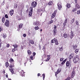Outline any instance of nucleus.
I'll return each mask as SVG.
<instances>
[{
	"label": "nucleus",
	"instance_id": "35",
	"mask_svg": "<svg viewBox=\"0 0 80 80\" xmlns=\"http://www.w3.org/2000/svg\"><path fill=\"white\" fill-rule=\"evenodd\" d=\"M52 23H53V20H52L50 21L49 23V24H52Z\"/></svg>",
	"mask_w": 80,
	"mask_h": 80
},
{
	"label": "nucleus",
	"instance_id": "53",
	"mask_svg": "<svg viewBox=\"0 0 80 80\" xmlns=\"http://www.w3.org/2000/svg\"><path fill=\"white\" fill-rule=\"evenodd\" d=\"M14 60H13V59L12 58H10V62H13Z\"/></svg>",
	"mask_w": 80,
	"mask_h": 80
},
{
	"label": "nucleus",
	"instance_id": "47",
	"mask_svg": "<svg viewBox=\"0 0 80 80\" xmlns=\"http://www.w3.org/2000/svg\"><path fill=\"white\" fill-rule=\"evenodd\" d=\"M5 17L6 18H8V16L7 15V14H5Z\"/></svg>",
	"mask_w": 80,
	"mask_h": 80
},
{
	"label": "nucleus",
	"instance_id": "62",
	"mask_svg": "<svg viewBox=\"0 0 80 80\" xmlns=\"http://www.w3.org/2000/svg\"><path fill=\"white\" fill-rule=\"evenodd\" d=\"M47 60H50V58H47Z\"/></svg>",
	"mask_w": 80,
	"mask_h": 80
},
{
	"label": "nucleus",
	"instance_id": "18",
	"mask_svg": "<svg viewBox=\"0 0 80 80\" xmlns=\"http://www.w3.org/2000/svg\"><path fill=\"white\" fill-rule=\"evenodd\" d=\"M66 61H67V59L64 60L61 63V65H63L65 62H66Z\"/></svg>",
	"mask_w": 80,
	"mask_h": 80
},
{
	"label": "nucleus",
	"instance_id": "16",
	"mask_svg": "<svg viewBox=\"0 0 80 80\" xmlns=\"http://www.w3.org/2000/svg\"><path fill=\"white\" fill-rule=\"evenodd\" d=\"M13 47H14V48H18V45L16 44H15L14 45H13Z\"/></svg>",
	"mask_w": 80,
	"mask_h": 80
},
{
	"label": "nucleus",
	"instance_id": "46",
	"mask_svg": "<svg viewBox=\"0 0 80 80\" xmlns=\"http://www.w3.org/2000/svg\"><path fill=\"white\" fill-rule=\"evenodd\" d=\"M33 56H31L30 57V58L31 60H33Z\"/></svg>",
	"mask_w": 80,
	"mask_h": 80
},
{
	"label": "nucleus",
	"instance_id": "58",
	"mask_svg": "<svg viewBox=\"0 0 80 80\" xmlns=\"http://www.w3.org/2000/svg\"><path fill=\"white\" fill-rule=\"evenodd\" d=\"M38 77H39V76H40V73H38Z\"/></svg>",
	"mask_w": 80,
	"mask_h": 80
},
{
	"label": "nucleus",
	"instance_id": "25",
	"mask_svg": "<svg viewBox=\"0 0 80 80\" xmlns=\"http://www.w3.org/2000/svg\"><path fill=\"white\" fill-rule=\"evenodd\" d=\"M27 53L29 55H31L32 53V52L30 50H28L27 51Z\"/></svg>",
	"mask_w": 80,
	"mask_h": 80
},
{
	"label": "nucleus",
	"instance_id": "9",
	"mask_svg": "<svg viewBox=\"0 0 80 80\" xmlns=\"http://www.w3.org/2000/svg\"><path fill=\"white\" fill-rule=\"evenodd\" d=\"M73 54H71L69 56L68 58L69 59H72L73 58Z\"/></svg>",
	"mask_w": 80,
	"mask_h": 80
},
{
	"label": "nucleus",
	"instance_id": "21",
	"mask_svg": "<svg viewBox=\"0 0 80 80\" xmlns=\"http://www.w3.org/2000/svg\"><path fill=\"white\" fill-rule=\"evenodd\" d=\"M75 22V18H73L71 21L70 23L71 24L73 23V22Z\"/></svg>",
	"mask_w": 80,
	"mask_h": 80
},
{
	"label": "nucleus",
	"instance_id": "10",
	"mask_svg": "<svg viewBox=\"0 0 80 80\" xmlns=\"http://www.w3.org/2000/svg\"><path fill=\"white\" fill-rule=\"evenodd\" d=\"M67 19H66L64 21V22L63 23L64 27L67 25Z\"/></svg>",
	"mask_w": 80,
	"mask_h": 80
},
{
	"label": "nucleus",
	"instance_id": "30",
	"mask_svg": "<svg viewBox=\"0 0 80 80\" xmlns=\"http://www.w3.org/2000/svg\"><path fill=\"white\" fill-rule=\"evenodd\" d=\"M34 29H35V30H37L39 29V27L38 26L34 28Z\"/></svg>",
	"mask_w": 80,
	"mask_h": 80
},
{
	"label": "nucleus",
	"instance_id": "51",
	"mask_svg": "<svg viewBox=\"0 0 80 80\" xmlns=\"http://www.w3.org/2000/svg\"><path fill=\"white\" fill-rule=\"evenodd\" d=\"M57 28V26L54 25V29H56Z\"/></svg>",
	"mask_w": 80,
	"mask_h": 80
},
{
	"label": "nucleus",
	"instance_id": "40",
	"mask_svg": "<svg viewBox=\"0 0 80 80\" xmlns=\"http://www.w3.org/2000/svg\"><path fill=\"white\" fill-rule=\"evenodd\" d=\"M59 50L61 52L63 51V47H61V48H60L59 49Z\"/></svg>",
	"mask_w": 80,
	"mask_h": 80
},
{
	"label": "nucleus",
	"instance_id": "34",
	"mask_svg": "<svg viewBox=\"0 0 80 80\" xmlns=\"http://www.w3.org/2000/svg\"><path fill=\"white\" fill-rule=\"evenodd\" d=\"M48 4L49 5H52V4H53V2H52L51 1V2H50L48 3Z\"/></svg>",
	"mask_w": 80,
	"mask_h": 80
},
{
	"label": "nucleus",
	"instance_id": "2",
	"mask_svg": "<svg viewBox=\"0 0 80 80\" xmlns=\"http://www.w3.org/2000/svg\"><path fill=\"white\" fill-rule=\"evenodd\" d=\"M75 2V4L76 5L75 8H73L72 10V12H74L76 11H77V10L79 9L80 8V7L78 4L77 3V0H74Z\"/></svg>",
	"mask_w": 80,
	"mask_h": 80
},
{
	"label": "nucleus",
	"instance_id": "1",
	"mask_svg": "<svg viewBox=\"0 0 80 80\" xmlns=\"http://www.w3.org/2000/svg\"><path fill=\"white\" fill-rule=\"evenodd\" d=\"M37 2H35V1L32 2V7H30V10L29 12V17L32 15V13H33V8L36 7V6H37Z\"/></svg>",
	"mask_w": 80,
	"mask_h": 80
},
{
	"label": "nucleus",
	"instance_id": "5",
	"mask_svg": "<svg viewBox=\"0 0 80 80\" xmlns=\"http://www.w3.org/2000/svg\"><path fill=\"white\" fill-rule=\"evenodd\" d=\"M78 61H79V58H74L73 59V61L74 63H77Z\"/></svg>",
	"mask_w": 80,
	"mask_h": 80
},
{
	"label": "nucleus",
	"instance_id": "32",
	"mask_svg": "<svg viewBox=\"0 0 80 80\" xmlns=\"http://www.w3.org/2000/svg\"><path fill=\"white\" fill-rule=\"evenodd\" d=\"M78 51H79V50L78 49H76L75 51V52L76 53H78Z\"/></svg>",
	"mask_w": 80,
	"mask_h": 80
},
{
	"label": "nucleus",
	"instance_id": "38",
	"mask_svg": "<svg viewBox=\"0 0 80 80\" xmlns=\"http://www.w3.org/2000/svg\"><path fill=\"white\" fill-rule=\"evenodd\" d=\"M64 38H67V35L66 34H64Z\"/></svg>",
	"mask_w": 80,
	"mask_h": 80
},
{
	"label": "nucleus",
	"instance_id": "56",
	"mask_svg": "<svg viewBox=\"0 0 80 80\" xmlns=\"http://www.w3.org/2000/svg\"><path fill=\"white\" fill-rule=\"evenodd\" d=\"M41 45H39V50H40V49H41Z\"/></svg>",
	"mask_w": 80,
	"mask_h": 80
},
{
	"label": "nucleus",
	"instance_id": "36",
	"mask_svg": "<svg viewBox=\"0 0 80 80\" xmlns=\"http://www.w3.org/2000/svg\"><path fill=\"white\" fill-rule=\"evenodd\" d=\"M75 74H73L71 73V78H73V77H75Z\"/></svg>",
	"mask_w": 80,
	"mask_h": 80
},
{
	"label": "nucleus",
	"instance_id": "42",
	"mask_svg": "<svg viewBox=\"0 0 80 80\" xmlns=\"http://www.w3.org/2000/svg\"><path fill=\"white\" fill-rule=\"evenodd\" d=\"M42 76L43 77V80H44L45 79V74L43 73L42 74Z\"/></svg>",
	"mask_w": 80,
	"mask_h": 80
},
{
	"label": "nucleus",
	"instance_id": "26",
	"mask_svg": "<svg viewBox=\"0 0 80 80\" xmlns=\"http://www.w3.org/2000/svg\"><path fill=\"white\" fill-rule=\"evenodd\" d=\"M55 45H58V40H57V39H56L55 41Z\"/></svg>",
	"mask_w": 80,
	"mask_h": 80
},
{
	"label": "nucleus",
	"instance_id": "8",
	"mask_svg": "<svg viewBox=\"0 0 80 80\" xmlns=\"http://www.w3.org/2000/svg\"><path fill=\"white\" fill-rule=\"evenodd\" d=\"M66 7L67 8H70V7H71L70 4L69 3H67V4L66 5Z\"/></svg>",
	"mask_w": 80,
	"mask_h": 80
},
{
	"label": "nucleus",
	"instance_id": "14",
	"mask_svg": "<svg viewBox=\"0 0 80 80\" xmlns=\"http://www.w3.org/2000/svg\"><path fill=\"white\" fill-rule=\"evenodd\" d=\"M9 70H10V72H11L12 73V74H13V73H14V71H13V69L11 68H9Z\"/></svg>",
	"mask_w": 80,
	"mask_h": 80
},
{
	"label": "nucleus",
	"instance_id": "64",
	"mask_svg": "<svg viewBox=\"0 0 80 80\" xmlns=\"http://www.w3.org/2000/svg\"><path fill=\"white\" fill-rule=\"evenodd\" d=\"M17 50H18V49H14V51H17Z\"/></svg>",
	"mask_w": 80,
	"mask_h": 80
},
{
	"label": "nucleus",
	"instance_id": "28",
	"mask_svg": "<svg viewBox=\"0 0 80 80\" xmlns=\"http://www.w3.org/2000/svg\"><path fill=\"white\" fill-rule=\"evenodd\" d=\"M73 47L74 50H75V49L76 48H77V45H74L73 46Z\"/></svg>",
	"mask_w": 80,
	"mask_h": 80
},
{
	"label": "nucleus",
	"instance_id": "57",
	"mask_svg": "<svg viewBox=\"0 0 80 80\" xmlns=\"http://www.w3.org/2000/svg\"><path fill=\"white\" fill-rule=\"evenodd\" d=\"M26 12L27 13L28 12V9L26 11Z\"/></svg>",
	"mask_w": 80,
	"mask_h": 80
},
{
	"label": "nucleus",
	"instance_id": "15",
	"mask_svg": "<svg viewBox=\"0 0 80 80\" xmlns=\"http://www.w3.org/2000/svg\"><path fill=\"white\" fill-rule=\"evenodd\" d=\"M58 9L59 10H62V5H58Z\"/></svg>",
	"mask_w": 80,
	"mask_h": 80
},
{
	"label": "nucleus",
	"instance_id": "23",
	"mask_svg": "<svg viewBox=\"0 0 80 80\" xmlns=\"http://www.w3.org/2000/svg\"><path fill=\"white\" fill-rule=\"evenodd\" d=\"M5 18L4 17H2V23H5Z\"/></svg>",
	"mask_w": 80,
	"mask_h": 80
},
{
	"label": "nucleus",
	"instance_id": "13",
	"mask_svg": "<svg viewBox=\"0 0 80 80\" xmlns=\"http://www.w3.org/2000/svg\"><path fill=\"white\" fill-rule=\"evenodd\" d=\"M57 33V29L53 30V33L54 36L56 35Z\"/></svg>",
	"mask_w": 80,
	"mask_h": 80
},
{
	"label": "nucleus",
	"instance_id": "55",
	"mask_svg": "<svg viewBox=\"0 0 80 80\" xmlns=\"http://www.w3.org/2000/svg\"><path fill=\"white\" fill-rule=\"evenodd\" d=\"M35 55H36V53L35 52H34L33 53V56H35Z\"/></svg>",
	"mask_w": 80,
	"mask_h": 80
},
{
	"label": "nucleus",
	"instance_id": "24",
	"mask_svg": "<svg viewBox=\"0 0 80 80\" xmlns=\"http://www.w3.org/2000/svg\"><path fill=\"white\" fill-rule=\"evenodd\" d=\"M38 24H39V23H38V22H35L33 23V25H38Z\"/></svg>",
	"mask_w": 80,
	"mask_h": 80
},
{
	"label": "nucleus",
	"instance_id": "52",
	"mask_svg": "<svg viewBox=\"0 0 80 80\" xmlns=\"http://www.w3.org/2000/svg\"><path fill=\"white\" fill-rule=\"evenodd\" d=\"M9 47H10V44H7V48H9Z\"/></svg>",
	"mask_w": 80,
	"mask_h": 80
},
{
	"label": "nucleus",
	"instance_id": "43",
	"mask_svg": "<svg viewBox=\"0 0 80 80\" xmlns=\"http://www.w3.org/2000/svg\"><path fill=\"white\" fill-rule=\"evenodd\" d=\"M15 48H12V53H14L15 52Z\"/></svg>",
	"mask_w": 80,
	"mask_h": 80
},
{
	"label": "nucleus",
	"instance_id": "31",
	"mask_svg": "<svg viewBox=\"0 0 80 80\" xmlns=\"http://www.w3.org/2000/svg\"><path fill=\"white\" fill-rule=\"evenodd\" d=\"M18 7V5H17V4H15V5L14 6V8H17Z\"/></svg>",
	"mask_w": 80,
	"mask_h": 80
},
{
	"label": "nucleus",
	"instance_id": "33",
	"mask_svg": "<svg viewBox=\"0 0 80 80\" xmlns=\"http://www.w3.org/2000/svg\"><path fill=\"white\" fill-rule=\"evenodd\" d=\"M10 68H13V67H14V65H13L12 64H11L9 65Z\"/></svg>",
	"mask_w": 80,
	"mask_h": 80
},
{
	"label": "nucleus",
	"instance_id": "20",
	"mask_svg": "<svg viewBox=\"0 0 80 80\" xmlns=\"http://www.w3.org/2000/svg\"><path fill=\"white\" fill-rule=\"evenodd\" d=\"M5 64L6 67H7H7L9 66V63H8V62H6L5 63Z\"/></svg>",
	"mask_w": 80,
	"mask_h": 80
},
{
	"label": "nucleus",
	"instance_id": "59",
	"mask_svg": "<svg viewBox=\"0 0 80 80\" xmlns=\"http://www.w3.org/2000/svg\"><path fill=\"white\" fill-rule=\"evenodd\" d=\"M6 78H8V74L6 73Z\"/></svg>",
	"mask_w": 80,
	"mask_h": 80
},
{
	"label": "nucleus",
	"instance_id": "6",
	"mask_svg": "<svg viewBox=\"0 0 80 80\" xmlns=\"http://www.w3.org/2000/svg\"><path fill=\"white\" fill-rule=\"evenodd\" d=\"M75 35V34H74V33H73V32L72 31V30L70 32V38H72L73 37V36Z\"/></svg>",
	"mask_w": 80,
	"mask_h": 80
},
{
	"label": "nucleus",
	"instance_id": "63",
	"mask_svg": "<svg viewBox=\"0 0 80 80\" xmlns=\"http://www.w3.org/2000/svg\"><path fill=\"white\" fill-rule=\"evenodd\" d=\"M2 32V28L0 27V32Z\"/></svg>",
	"mask_w": 80,
	"mask_h": 80
},
{
	"label": "nucleus",
	"instance_id": "17",
	"mask_svg": "<svg viewBox=\"0 0 80 80\" xmlns=\"http://www.w3.org/2000/svg\"><path fill=\"white\" fill-rule=\"evenodd\" d=\"M29 43H31V44L33 45V44H34V41L32 40H30L29 41Z\"/></svg>",
	"mask_w": 80,
	"mask_h": 80
},
{
	"label": "nucleus",
	"instance_id": "50",
	"mask_svg": "<svg viewBox=\"0 0 80 80\" xmlns=\"http://www.w3.org/2000/svg\"><path fill=\"white\" fill-rule=\"evenodd\" d=\"M23 36L24 37H27V34H24L23 35Z\"/></svg>",
	"mask_w": 80,
	"mask_h": 80
},
{
	"label": "nucleus",
	"instance_id": "11",
	"mask_svg": "<svg viewBox=\"0 0 80 80\" xmlns=\"http://www.w3.org/2000/svg\"><path fill=\"white\" fill-rule=\"evenodd\" d=\"M14 10H13L12 9V10L10 11V14L11 15V16H12L14 13Z\"/></svg>",
	"mask_w": 80,
	"mask_h": 80
},
{
	"label": "nucleus",
	"instance_id": "19",
	"mask_svg": "<svg viewBox=\"0 0 80 80\" xmlns=\"http://www.w3.org/2000/svg\"><path fill=\"white\" fill-rule=\"evenodd\" d=\"M23 26V24L22 23H20L19 25H18V27L19 28H22V26Z\"/></svg>",
	"mask_w": 80,
	"mask_h": 80
},
{
	"label": "nucleus",
	"instance_id": "37",
	"mask_svg": "<svg viewBox=\"0 0 80 80\" xmlns=\"http://www.w3.org/2000/svg\"><path fill=\"white\" fill-rule=\"evenodd\" d=\"M71 73H72V74H74V75H75V71H72Z\"/></svg>",
	"mask_w": 80,
	"mask_h": 80
},
{
	"label": "nucleus",
	"instance_id": "7",
	"mask_svg": "<svg viewBox=\"0 0 80 80\" xmlns=\"http://www.w3.org/2000/svg\"><path fill=\"white\" fill-rule=\"evenodd\" d=\"M56 13H57V11L55 10L54 12L53 13H52V18H54L55 17V15Z\"/></svg>",
	"mask_w": 80,
	"mask_h": 80
},
{
	"label": "nucleus",
	"instance_id": "4",
	"mask_svg": "<svg viewBox=\"0 0 80 80\" xmlns=\"http://www.w3.org/2000/svg\"><path fill=\"white\" fill-rule=\"evenodd\" d=\"M61 71L62 69H61V68H58L57 72H55V76H57V75H58V73H59V72H61Z\"/></svg>",
	"mask_w": 80,
	"mask_h": 80
},
{
	"label": "nucleus",
	"instance_id": "45",
	"mask_svg": "<svg viewBox=\"0 0 80 80\" xmlns=\"http://www.w3.org/2000/svg\"><path fill=\"white\" fill-rule=\"evenodd\" d=\"M76 69V67H74L73 68H72V70L73 71H75V69Z\"/></svg>",
	"mask_w": 80,
	"mask_h": 80
},
{
	"label": "nucleus",
	"instance_id": "3",
	"mask_svg": "<svg viewBox=\"0 0 80 80\" xmlns=\"http://www.w3.org/2000/svg\"><path fill=\"white\" fill-rule=\"evenodd\" d=\"M9 25L10 24L9 23V21L7 20V19H6V22L4 23V25H5V26H6V27H9Z\"/></svg>",
	"mask_w": 80,
	"mask_h": 80
},
{
	"label": "nucleus",
	"instance_id": "60",
	"mask_svg": "<svg viewBox=\"0 0 80 80\" xmlns=\"http://www.w3.org/2000/svg\"><path fill=\"white\" fill-rule=\"evenodd\" d=\"M47 57H48V58H49V57H50V55H48L47 56Z\"/></svg>",
	"mask_w": 80,
	"mask_h": 80
},
{
	"label": "nucleus",
	"instance_id": "54",
	"mask_svg": "<svg viewBox=\"0 0 80 80\" xmlns=\"http://www.w3.org/2000/svg\"><path fill=\"white\" fill-rule=\"evenodd\" d=\"M4 4H5V1H4L3 2H2V5H4Z\"/></svg>",
	"mask_w": 80,
	"mask_h": 80
},
{
	"label": "nucleus",
	"instance_id": "29",
	"mask_svg": "<svg viewBox=\"0 0 80 80\" xmlns=\"http://www.w3.org/2000/svg\"><path fill=\"white\" fill-rule=\"evenodd\" d=\"M24 73L25 72H24V71H23V70H22L21 72V75H23Z\"/></svg>",
	"mask_w": 80,
	"mask_h": 80
},
{
	"label": "nucleus",
	"instance_id": "41",
	"mask_svg": "<svg viewBox=\"0 0 80 80\" xmlns=\"http://www.w3.org/2000/svg\"><path fill=\"white\" fill-rule=\"evenodd\" d=\"M70 80V77H68L65 80Z\"/></svg>",
	"mask_w": 80,
	"mask_h": 80
},
{
	"label": "nucleus",
	"instance_id": "39",
	"mask_svg": "<svg viewBox=\"0 0 80 80\" xmlns=\"http://www.w3.org/2000/svg\"><path fill=\"white\" fill-rule=\"evenodd\" d=\"M77 14L78 15H79V14H80V10L77 11Z\"/></svg>",
	"mask_w": 80,
	"mask_h": 80
},
{
	"label": "nucleus",
	"instance_id": "49",
	"mask_svg": "<svg viewBox=\"0 0 80 80\" xmlns=\"http://www.w3.org/2000/svg\"><path fill=\"white\" fill-rule=\"evenodd\" d=\"M63 60H64V58H60V61L61 62L63 61Z\"/></svg>",
	"mask_w": 80,
	"mask_h": 80
},
{
	"label": "nucleus",
	"instance_id": "61",
	"mask_svg": "<svg viewBox=\"0 0 80 80\" xmlns=\"http://www.w3.org/2000/svg\"><path fill=\"white\" fill-rule=\"evenodd\" d=\"M3 73H4V74H5V71H3L2 72Z\"/></svg>",
	"mask_w": 80,
	"mask_h": 80
},
{
	"label": "nucleus",
	"instance_id": "48",
	"mask_svg": "<svg viewBox=\"0 0 80 80\" xmlns=\"http://www.w3.org/2000/svg\"><path fill=\"white\" fill-rule=\"evenodd\" d=\"M74 58H79V56L78 55H77L76 56V57Z\"/></svg>",
	"mask_w": 80,
	"mask_h": 80
},
{
	"label": "nucleus",
	"instance_id": "22",
	"mask_svg": "<svg viewBox=\"0 0 80 80\" xmlns=\"http://www.w3.org/2000/svg\"><path fill=\"white\" fill-rule=\"evenodd\" d=\"M56 39H55V38H54L53 39H52L51 40V42L52 43H55V41H56Z\"/></svg>",
	"mask_w": 80,
	"mask_h": 80
},
{
	"label": "nucleus",
	"instance_id": "12",
	"mask_svg": "<svg viewBox=\"0 0 80 80\" xmlns=\"http://www.w3.org/2000/svg\"><path fill=\"white\" fill-rule=\"evenodd\" d=\"M70 62L69 61H67L66 63V66L67 67H70Z\"/></svg>",
	"mask_w": 80,
	"mask_h": 80
},
{
	"label": "nucleus",
	"instance_id": "27",
	"mask_svg": "<svg viewBox=\"0 0 80 80\" xmlns=\"http://www.w3.org/2000/svg\"><path fill=\"white\" fill-rule=\"evenodd\" d=\"M75 23L76 24V25H79V22L77 20L76 21Z\"/></svg>",
	"mask_w": 80,
	"mask_h": 80
},
{
	"label": "nucleus",
	"instance_id": "44",
	"mask_svg": "<svg viewBox=\"0 0 80 80\" xmlns=\"http://www.w3.org/2000/svg\"><path fill=\"white\" fill-rule=\"evenodd\" d=\"M3 37H4V38H6V37H7V35L5 34H3Z\"/></svg>",
	"mask_w": 80,
	"mask_h": 80
}]
</instances>
